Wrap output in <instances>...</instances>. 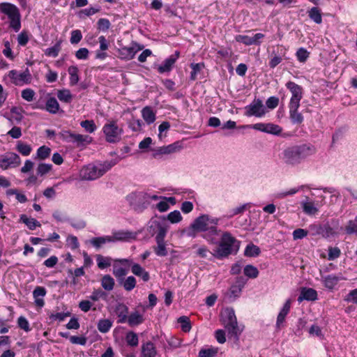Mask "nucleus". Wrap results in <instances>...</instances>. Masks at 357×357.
<instances>
[{
  "mask_svg": "<svg viewBox=\"0 0 357 357\" xmlns=\"http://www.w3.org/2000/svg\"><path fill=\"white\" fill-rule=\"evenodd\" d=\"M296 146L301 161L314 155L317 151L316 146L310 143L301 144Z\"/></svg>",
  "mask_w": 357,
  "mask_h": 357,
  "instance_id": "obj_14",
  "label": "nucleus"
},
{
  "mask_svg": "<svg viewBox=\"0 0 357 357\" xmlns=\"http://www.w3.org/2000/svg\"><path fill=\"white\" fill-rule=\"evenodd\" d=\"M266 130L265 132L278 135L282 132V128L279 126L278 125L273 124V123H266Z\"/></svg>",
  "mask_w": 357,
  "mask_h": 357,
  "instance_id": "obj_52",
  "label": "nucleus"
},
{
  "mask_svg": "<svg viewBox=\"0 0 357 357\" xmlns=\"http://www.w3.org/2000/svg\"><path fill=\"white\" fill-rule=\"evenodd\" d=\"M119 284H121L125 290L128 291H130L132 290L136 286V279L134 276H128L126 279L123 278L119 281Z\"/></svg>",
  "mask_w": 357,
  "mask_h": 357,
  "instance_id": "obj_32",
  "label": "nucleus"
},
{
  "mask_svg": "<svg viewBox=\"0 0 357 357\" xmlns=\"http://www.w3.org/2000/svg\"><path fill=\"white\" fill-rule=\"evenodd\" d=\"M178 322L181 324V327L183 331L188 332L191 329V324L190 319L186 316L180 317L178 319Z\"/></svg>",
  "mask_w": 357,
  "mask_h": 357,
  "instance_id": "obj_54",
  "label": "nucleus"
},
{
  "mask_svg": "<svg viewBox=\"0 0 357 357\" xmlns=\"http://www.w3.org/2000/svg\"><path fill=\"white\" fill-rule=\"evenodd\" d=\"M51 149L46 146H42L37 150V158L40 160H45L50 155Z\"/></svg>",
  "mask_w": 357,
  "mask_h": 357,
  "instance_id": "obj_53",
  "label": "nucleus"
},
{
  "mask_svg": "<svg viewBox=\"0 0 357 357\" xmlns=\"http://www.w3.org/2000/svg\"><path fill=\"white\" fill-rule=\"evenodd\" d=\"M59 135L63 141L75 144L77 147L84 146L91 144L92 141V138L89 135L73 133L70 130H62Z\"/></svg>",
  "mask_w": 357,
  "mask_h": 357,
  "instance_id": "obj_6",
  "label": "nucleus"
},
{
  "mask_svg": "<svg viewBox=\"0 0 357 357\" xmlns=\"http://www.w3.org/2000/svg\"><path fill=\"white\" fill-rule=\"evenodd\" d=\"M114 284V280L110 275H105L101 279V286L106 291H112Z\"/></svg>",
  "mask_w": 357,
  "mask_h": 357,
  "instance_id": "obj_33",
  "label": "nucleus"
},
{
  "mask_svg": "<svg viewBox=\"0 0 357 357\" xmlns=\"http://www.w3.org/2000/svg\"><path fill=\"white\" fill-rule=\"evenodd\" d=\"M107 294L101 289H94L89 298L93 301H98L100 298H105Z\"/></svg>",
  "mask_w": 357,
  "mask_h": 357,
  "instance_id": "obj_58",
  "label": "nucleus"
},
{
  "mask_svg": "<svg viewBox=\"0 0 357 357\" xmlns=\"http://www.w3.org/2000/svg\"><path fill=\"white\" fill-rule=\"evenodd\" d=\"M222 324L231 337L238 340L239 335L243 331V328L238 325L236 317L233 308L227 307L220 313Z\"/></svg>",
  "mask_w": 357,
  "mask_h": 357,
  "instance_id": "obj_2",
  "label": "nucleus"
},
{
  "mask_svg": "<svg viewBox=\"0 0 357 357\" xmlns=\"http://www.w3.org/2000/svg\"><path fill=\"white\" fill-rule=\"evenodd\" d=\"M21 163L20 156L14 153H10L8 155L0 159V167L2 169H7L10 166H19Z\"/></svg>",
  "mask_w": 357,
  "mask_h": 357,
  "instance_id": "obj_15",
  "label": "nucleus"
},
{
  "mask_svg": "<svg viewBox=\"0 0 357 357\" xmlns=\"http://www.w3.org/2000/svg\"><path fill=\"white\" fill-rule=\"evenodd\" d=\"M142 351L140 357H155L157 354L156 348L154 344L151 342H146L142 344Z\"/></svg>",
  "mask_w": 357,
  "mask_h": 357,
  "instance_id": "obj_22",
  "label": "nucleus"
},
{
  "mask_svg": "<svg viewBox=\"0 0 357 357\" xmlns=\"http://www.w3.org/2000/svg\"><path fill=\"white\" fill-rule=\"evenodd\" d=\"M126 341L128 346L135 347L139 344V338L137 333L133 331H129L126 333Z\"/></svg>",
  "mask_w": 357,
  "mask_h": 357,
  "instance_id": "obj_44",
  "label": "nucleus"
},
{
  "mask_svg": "<svg viewBox=\"0 0 357 357\" xmlns=\"http://www.w3.org/2000/svg\"><path fill=\"white\" fill-rule=\"evenodd\" d=\"M289 119L293 124H301L303 121V116L298 109L289 111Z\"/></svg>",
  "mask_w": 357,
  "mask_h": 357,
  "instance_id": "obj_49",
  "label": "nucleus"
},
{
  "mask_svg": "<svg viewBox=\"0 0 357 357\" xmlns=\"http://www.w3.org/2000/svg\"><path fill=\"white\" fill-rule=\"evenodd\" d=\"M52 167L51 164H39L37 168V174L42 176L47 174L51 170Z\"/></svg>",
  "mask_w": 357,
  "mask_h": 357,
  "instance_id": "obj_60",
  "label": "nucleus"
},
{
  "mask_svg": "<svg viewBox=\"0 0 357 357\" xmlns=\"http://www.w3.org/2000/svg\"><path fill=\"white\" fill-rule=\"evenodd\" d=\"M117 163V161L116 160H112L110 161H105L103 163H100L97 165L98 167V171L102 176L105 174L107 171H109L112 167H114Z\"/></svg>",
  "mask_w": 357,
  "mask_h": 357,
  "instance_id": "obj_48",
  "label": "nucleus"
},
{
  "mask_svg": "<svg viewBox=\"0 0 357 357\" xmlns=\"http://www.w3.org/2000/svg\"><path fill=\"white\" fill-rule=\"evenodd\" d=\"M61 40L57 41L54 46L45 50V54L46 56L56 57L61 49Z\"/></svg>",
  "mask_w": 357,
  "mask_h": 357,
  "instance_id": "obj_43",
  "label": "nucleus"
},
{
  "mask_svg": "<svg viewBox=\"0 0 357 357\" xmlns=\"http://www.w3.org/2000/svg\"><path fill=\"white\" fill-rule=\"evenodd\" d=\"M194 248H197L196 251L195 252V256L199 258L206 259L208 258L209 256L213 257V252H211L208 248L205 245L197 246L194 245Z\"/></svg>",
  "mask_w": 357,
  "mask_h": 357,
  "instance_id": "obj_36",
  "label": "nucleus"
},
{
  "mask_svg": "<svg viewBox=\"0 0 357 357\" xmlns=\"http://www.w3.org/2000/svg\"><path fill=\"white\" fill-rule=\"evenodd\" d=\"M117 263H119L117 261ZM128 273V271L118 265L116 264V261H115V264L113 266V274L118 279L119 281H120L125 275H126Z\"/></svg>",
  "mask_w": 357,
  "mask_h": 357,
  "instance_id": "obj_46",
  "label": "nucleus"
},
{
  "mask_svg": "<svg viewBox=\"0 0 357 357\" xmlns=\"http://www.w3.org/2000/svg\"><path fill=\"white\" fill-rule=\"evenodd\" d=\"M142 116L147 124H151L155 121V114L150 107L142 109Z\"/></svg>",
  "mask_w": 357,
  "mask_h": 357,
  "instance_id": "obj_29",
  "label": "nucleus"
},
{
  "mask_svg": "<svg viewBox=\"0 0 357 357\" xmlns=\"http://www.w3.org/2000/svg\"><path fill=\"white\" fill-rule=\"evenodd\" d=\"M110 238L113 240L112 243L116 241H128L131 239L135 238V234L133 232L129 231H117L110 236Z\"/></svg>",
  "mask_w": 357,
  "mask_h": 357,
  "instance_id": "obj_16",
  "label": "nucleus"
},
{
  "mask_svg": "<svg viewBox=\"0 0 357 357\" xmlns=\"http://www.w3.org/2000/svg\"><path fill=\"white\" fill-rule=\"evenodd\" d=\"M344 231L347 234L349 235H357V216L354 220H350L348 221L345 226Z\"/></svg>",
  "mask_w": 357,
  "mask_h": 357,
  "instance_id": "obj_45",
  "label": "nucleus"
},
{
  "mask_svg": "<svg viewBox=\"0 0 357 357\" xmlns=\"http://www.w3.org/2000/svg\"><path fill=\"white\" fill-rule=\"evenodd\" d=\"M283 160L289 165H298L301 163L298 152L296 146L288 147L283 151Z\"/></svg>",
  "mask_w": 357,
  "mask_h": 357,
  "instance_id": "obj_13",
  "label": "nucleus"
},
{
  "mask_svg": "<svg viewBox=\"0 0 357 357\" xmlns=\"http://www.w3.org/2000/svg\"><path fill=\"white\" fill-rule=\"evenodd\" d=\"M309 52L303 47L299 48L296 52V56L300 62H305L309 57Z\"/></svg>",
  "mask_w": 357,
  "mask_h": 357,
  "instance_id": "obj_63",
  "label": "nucleus"
},
{
  "mask_svg": "<svg viewBox=\"0 0 357 357\" xmlns=\"http://www.w3.org/2000/svg\"><path fill=\"white\" fill-rule=\"evenodd\" d=\"M153 251L158 257H165L167 255V250L165 241H156V245L153 247Z\"/></svg>",
  "mask_w": 357,
  "mask_h": 357,
  "instance_id": "obj_34",
  "label": "nucleus"
},
{
  "mask_svg": "<svg viewBox=\"0 0 357 357\" xmlns=\"http://www.w3.org/2000/svg\"><path fill=\"white\" fill-rule=\"evenodd\" d=\"M46 110L51 114H56L59 110V104L55 98H50L46 102Z\"/></svg>",
  "mask_w": 357,
  "mask_h": 357,
  "instance_id": "obj_35",
  "label": "nucleus"
},
{
  "mask_svg": "<svg viewBox=\"0 0 357 357\" xmlns=\"http://www.w3.org/2000/svg\"><path fill=\"white\" fill-rule=\"evenodd\" d=\"M97 25L99 30L106 31L109 29L111 23L109 20L106 18H100L98 20Z\"/></svg>",
  "mask_w": 357,
  "mask_h": 357,
  "instance_id": "obj_61",
  "label": "nucleus"
},
{
  "mask_svg": "<svg viewBox=\"0 0 357 357\" xmlns=\"http://www.w3.org/2000/svg\"><path fill=\"white\" fill-rule=\"evenodd\" d=\"M68 73L70 75V84L72 86L77 84L79 82V77L78 75V68L75 66H70L68 68Z\"/></svg>",
  "mask_w": 357,
  "mask_h": 357,
  "instance_id": "obj_37",
  "label": "nucleus"
},
{
  "mask_svg": "<svg viewBox=\"0 0 357 357\" xmlns=\"http://www.w3.org/2000/svg\"><path fill=\"white\" fill-rule=\"evenodd\" d=\"M243 273L245 276L252 279L257 278L259 273L257 268L251 264L246 265L244 267Z\"/></svg>",
  "mask_w": 357,
  "mask_h": 357,
  "instance_id": "obj_42",
  "label": "nucleus"
},
{
  "mask_svg": "<svg viewBox=\"0 0 357 357\" xmlns=\"http://www.w3.org/2000/svg\"><path fill=\"white\" fill-rule=\"evenodd\" d=\"M131 197H134L139 200L143 199L145 200L146 202H149V199L158 200L160 198H162V197H159L156 195H150L143 192L134 193L131 195Z\"/></svg>",
  "mask_w": 357,
  "mask_h": 357,
  "instance_id": "obj_50",
  "label": "nucleus"
},
{
  "mask_svg": "<svg viewBox=\"0 0 357 357\" xmlns=\"http://www.w3.org/2000/svg\"><path fill=\"white\" fill-rule=\"evenodd\" d=\"M47 291L45 287L38 286L33 291L35 304L39 307H43L45 305L43 297L46 295Z\"/></svg>",
  "mask_w": 357,
  "mask_h": 357,
  "instance_id": "obj_20",
  "label": "nucleus"
},
{
  "mask_svg": "<svg viewBox=\"0 0 357 357\" xmlns=\"http://www.w3.org/2000/svg\"><path fill=\"white\" fill-rule=\"evenodd\" d=\"M150 232L155 234V241H165L167 232V227L159 220H155L150 222Z\"/></svg>",
  "mask_w": 357,
  "mask_h": 357,
  "instance_id": "obj_10",
  "label": "nucleus"
},
{
  "mask_svg": "<svg viewBox=\"0 0 357 357\" xmlns=\"http://www.w3.org/2000/svg\"><path fill=\"white\" fill-rule=\"evenodd\" d=\"M115 312L119 317V323H124L128 319V307L123 303H119L115 308Z\"/></svg>",
  "mask_w": 357,
  "mask_h": 357,
  "instance_id": "obj_24",
  "label": "nucleus"
},
{
  "mask_svg": "<svg viewBox=\"0 0 357 357\" xmlns=\"http://www.w3.org/2000/svg\"><path fill=\"white\" fill-rule=\"evenodd\" d=\"M190 67L192 68V71L190 73V79L195 80L197 79V75L200 71L204 68V64L203 63H192L190 64Z\"/></svg>",
  "mask_w": 357,
  "mask_h": 357,
  "instance_id": "obj_51",
  "label": "nucleus"
},
{
  "mask_svg": "<svg viewBox=\"0 0 357 357\" xmlns=\"http://www.w3.org/2000/svg\"><path fill=\"white\" fill-rule=\"evenodd\" d=\"M167 219L172 224L178 223L182 220V216L179 211L175 210L169 213Z\"/></svg>",
  "mask_w": 357,
  "mask_h": 357,
  "instance_id": "obj_56",
  "label": "nucleus"
},
{
  "mask_svg": "<svg viewBox=\"0 0 357 357\" xmlns=\"http://www.w3.org/2000/svg\"><path fill=\"white\" fill-rule=\"evenodd\" d=\"M317 299V292L316 290L312 288L303 287L298 298V301L301 303L304 300L314 301Z\"/></svg>",
  "mask_w": 357,
  "mask_h": 357,
  "instance_id": "obj_18",
  "label": "nucleus"
},
{
  "mask_svg": "<svg viewBox=\"0 0 357 357\" xmlns=\"http://www.w3.org/2000/svg\"><path fill=\"white\" fill-rule=\"evenodd\" d=\"M20 222L25 224L26 227L31 230H33L36 227H40L41 226L40 222H38L37 220L33 218H28L24 214L20 215Z\"/></svg>",
  "mask_w": 357,
  "mask_h": 357,
  "instance_id": "obj_26",
  "label": "nucleus"
},
{
  "mask_svg": "<svg viewBox=\"0 0 357 357\" xmlns=\"http://www.w3.org/2000/svg\"><path fill=\"white\" fill-rule=\"evenodd\" d=\"M8 76L12 82L16 86H22L24 84L31 82V75L28 68L22 73H18L15 70H12L8 73Z\"/></svg>",
  "mask_w": 357,
  "mask_h": 357,
  "instance_id": "obj_9",
  "label": "nucleus"
},
{
  "mask_svg": "<svg viewBox=\"0 0 357 357\" xmlns=\"http://www.w3.org/2000/svg\"><path fill=\"white\" fill-rule=\"evenodd\" d=\"M261 251L258 246L253 243L248 244L244 251V255L246 257H254L259 255Z\"/></svg>",
  "mask_w": 357,
  "mask_h": 357,
  "instance_id": "obj_38",
  "label": "nucleus"
},
{
  "mask_svg": "<svg viewBox=\"0 0 357 357\" xmlns=\"http://www.w3.org/2000/svg\"><path fill=\"white\" fill-rule=\"evenodd\" d=\"M142 125H143V123L141 120L135 119H132V120H130L128 123L129 128L132 130L135 131V132L141 130Z\"/></svg>",
  "mask_w": 357,
  "mask_h": 357,
  "instance_id": "obj_64",
  "label": "nucleus"
},
{
  "mask_svg": "<svg viewBox=\"0 0 357 357\" xmlns=\"http://www.w3.org/2000/svg\"><path fill=\"white\" fill-rule=\"evenodd\" d=\"M0 12L8 18L9 28L16 33L18 32L22 27L19 8L11 3L3 2L0 3Z\"/></svg>",
  "mask_w": 357,
  "mask_h": 357,
  "instance_id": "obj_3",
  "label": "nucleus"
},
{
  "mask_svg": "<svg viewBox=\"0 0 357 357\" xmlns=\"http://www.w3.org/2000/svg\"><path fill=\"white\" fill-rule=\"evenodd\" d=\"M97 266L100 269H105L109 267L113 261L110 257H104L101 255H96Z\"/></svg>",
  "mask_w": 357,
  "mask_h": 357,
  "instance_id": "obj_31",
  "label": "nucleus"
},
{
  "mask_svg": "<svg viewBox=\"0 0 357 357\" xmlns=\"http://www.w3.org/2000/svg\"><path fill=\"white\" fill-rule=\"evenodd\" d=\"M100 43V50L96 52V59L104 60L107 57V54L105 52L109 47V43L104 36H100L98 38Z\"/></svg>",
  "mask_w": 357,
  "mask_h": 357,
  "instance_id": "obj_21",
  "label": "nucleus"
},
{
  "mask_svg": "<svg viewBox=\"0 0 357 357\" xmlns=\"http://www.w3.org/2000/svg\"><path fill=\"white\" fill-rule=\"evenodd\" d=\"M112 326V321L108 319H100L98 322V329L100 333H107Z\"/></svg>",
  "mask_w": 357,
  "mask_h": 357,
  "instance_id": "obj_39",
  "label": "nucleus"
},
{
  "mask_svg": "<svg viewBox=\"0 0 357 357\" xmlns=\"http://www.w3.org/2000/svg\"><path fill=\"white\" fill-rule=\"evenodd\" d=\"M143 48V45L132 43L130 47H123L118 50L119 58L123 60H130L135 57L138 51L142 50Z\"/></svg>",
  "mask_w": 357,
  "mask_h": 357,
  "instance_id": "obj_11",
  "label": "nucleus"
},
{
  "mask_svg": "<svg viewBox=\"0 0 357 357\" xmlns=\"http://www.w3.org/2000/svg\"><path fill=\"white\" fill-rule=\"evenodd\" d=\"M301 205L303 212L308 215H314L318 212V208L312 202H303Z\"/></svg>",
  "mask_w": 357,
  "mask_h": 357,
  "instance_id": "obj_30",
  "label": "nucleus"
},
{
  "mask_svg": "<svg viewBox=\"0 0 357 357\" xmlns=\"http://www.w3.org/2000/svg\"><path fill=\"white\" fill-rule=\"evenodd\" d=\"M57 97L60 101L66 103H70L73 100V95L68 89L59 90Z\"/></svg>",
  "mask_w": 357,
  "mask_h": 357,
  "instance_id": "obj_40",
  "label": "nucleus"
},
{
  "mask_svg": "<svg viewBox=\"0 0 357 357\" xmlns=\"http://www.w3.org/2000/svg\"><path fill=\"white\" fill-rule=\"evenodd\" d=\"M182 149L179 142H174L166 146H162L160 149L159 153L161 154H169L177 152Z\"/></svg>",
  "mask_w": 357,
  "mask_h": 357,
  "instance_id": "obj_27",
  "label": "nucleus"
},
{
  "mask_svg": "<svg viewBox=\"0 0 357 357\" xmlns=\"http://www.w3.org/2000/svg\"><path fill=\"white\" fill-rule=\"evenodd\" d=\"M266 112V109L260 99H255L245 107V115L247 116L262 117Z\"/></svg>",
  "mask_w": 357,
  "mask_h": 357,
  "instance_id": "obj_8",
  "label": "nucleus"
},
{
  "mask_svg": "<svg viewBox=\"0 0 357 357\" xmlns=\"http://www.w3.org/2000/svg\"><path fill=\"white\" fill-rule=\"evenodd\" d=\"M114 261L119 262L121 265L131 266V271L134 275L141 278L144 282H148L149 280L150 275L149 272L139 264H132V261L128 259H119Z\"/></svg>",
  "mask_w": 357,
  "mask_h": 357,
  "instance_id": "obj_7",
  "label": "nucleus"
},
{
  "mask_svg": "<svg viewBox=\"0 0 357 357\" xmlns=\"http://www.w3.org/2000/svg\"><path fill=\"white\" fill-rule=\"evenodd\" d=\"M112 241L110 236H104L92 238L89 242L96 249L98 250L105 243H112Z\"/></svg>",
  "mask_w": 357,
  "mask_h": 357,
  "instance_id": "obj_25",
  "label": "nucleus"
},
{
  "mask_svg": "<svg viewBox=\"0 0 357 357\" xmlns=\"http://www.w3.org/2000/svg\"><path fill=\"white\" fill-rule=\"evenodd\" d=\"M97 165L89 164L84 167L80 171V176L83 180H95L100 176Z\"/></svg>",
  "mask_w": 357,
  "mask_h": 357,
  "instance_id": "obj_12",
  "label": "nucleus"
},
{
  "mask_svg": "<svg viewBox=\"0 0 357 357\" xmlns=\"http://www.w3.org/2000/svg\"><path fill=\"white\" fill-rule=\"evenodd\" d=\"M343 279L342 276L331 274L322 276L321 281L326 289L333 290L338 282Z\"/></svg>",
  "mask_w": 357,
  "mask_h": 357,
  "instance_id": "obj_17",
  "label": "nucleus"
},
{
  "mask_svg": "<svg viewBox=\"0 0 357 357\" xmlns=\"http://www.w3.org/2000/svg\"><path fill=\"white\" fill-rule=\"evenodd\" d=\"M238 248L239 241L233 237L230 233L225 232L218 246L213 251V257L217 259L227 257L234 252L236 253Z\"/></svg>",
  "mask_w": 357,
  "mask_h": 357,
  "instance_id": "obj_1",
  "label": "nucleus"
},
{
  "mask_svg": "<svg viewBox=\"0 0 357 357\" xmlns=\"http://www.w3.org/2000/svg\"><path fill=\"white\" fill-rule=\"evenodd\" d=\"M219 220L216 218H212L208 215H202L193 221V227L196 228L199 232H210L211 234H218L216 225Z\"/></svg>",
  "mask_w": 357,
  "mask_h": 357,
  "instance_id": "obj_4",
  "label": "nucleus"
},
{
  "mask_svg": "<svg viewBox=\"0 0 357 357\" xmlns=\"http://www.w3.org/2000/svg\"><path fill=\"white\" fill-rule=\"evenodd\" d=\"M80 126L84 130L90 133L93 132L96 129V126L92 120H85L80 123Z\"/></svg>",
  "mask_w": 357,
  "mask_h": 357,
  "instance_id": "obj_57",
  "label": "nucleus"
},
{
  "mask_svg": "<svg viewBox=\"0 0 357 357\" xmlns=\"http://www.w3.org/2000/svg\"><path fill=\"white\" fill-rule=\"evenodd\" d=\"M341 251L337 247H331L328 248V259L335 260L340 256Z\"/></svg>",
  "mask_w": 357,
  "mask_h": 357,
  "instance_id": "obj_59",
  "label": "nucleus"
},
{
  "mask_svg": "<svg viewBox=\"0 0 357 357\" xmlns=\"http://www.w3.org/2000/svg\"><path fill=\"white\" fill-rule=\"evenodd\" d=\"M309 17L317 24L322 22V17L320 10L317 7H312L308 11Z\"/></svg>",
  "mask_w": 357,
  "mask_h": 357,
  "instance_id": "obj_41",
  "label": "nucleus"
},
{
  "mask_svg": "<svg viewBox=\"0 0 357 357\" xmlns=\"http://www.w3.org/2000/svg\"><path fill=\"white\" fill-rule=\"evenodd\" d=\"M126 321L130 326L133 327L142 324L144 321V318L138 311H135L130 314Z\"/></svg>",
  "mask_w": 357,
  "mask_h": 357,
  "instance_id": "obj_23",
  "label": "nucleus"
},
{
  "mask_svg": "<svg viewBox=\"0 0 357 357\" xmlns=\"http://www.w3.org/2000/svg\"><path fill=\"white\" fill-rule=\"evenodd\" d=\"M272 58L269 61V66L271 68H275L278 64L282 61V58L280 55L275 53L274 51L271 54Z\"/></svg>",
  "mask_w": 357,
  "mask_h": 357,
  "instance_id": "obj_62",
  "label": "nucleus"
},
{
  "mask_svg": "<svg viewBox=\"0 0 357 357\" xmlns=\"http://www.w3.org/2000/svg\"><path fill=\"white\" fill-rule=\"evenodd\" d=\"M286 87L291 93L290 99L301 100L303 98V88L300 85L289 81L287 82Z\"/></svg>",
  "mask_w": 357,
  "mask_h": 357,
  "instance_id": "obj_19",
  "label": "nucleus"
},
{
  "mask_svg": "<svg viewBox=\"0 0 357 357\" xmlns=\"http://www.w3.org/2000/svg\"><path fill=\"white\" fill-rule=\"evenodd\" d=\"M16 149L22 155L27 156L31 153L32 148L31 147L30 145H29L22 141H18L17 144Z\"/></svg>",
  "mask_w": 357,
  "mask_h": 357,
  "instance_id": "obj_47",
  "label": "nucleus"
},
{
  "mask_svg": "<svg viewBox=\"0 0 357 357\" xmlns=\"http://www.w3.org/2000/svg\"><path fill=\"white\" fill-rule=\"evenodd\" d=\"M102 132L107 142L117 143L121 141L123 130L116 121H108L102 127Z\"/></svg>",
  "mask_w": 357,
  "mask_h": 357,
  "instance_id": "obj_5",
  "label": "nucleus"
},
{
  "mask_svg": "<svg viewBox=\"0 0 357 357\" xmlns=\"http://www.w3.org/2000/svg\"><path fill=\"white\" fill-rule=\"evenodd\" d=\"M175 63V59L167 58L163 63L158 67V71L162 74L165 73H169L172 70L173 66Z\"/></svg>",
  "mask_w": 357,
  "mask_h": 357,
  "instance_id": "obj_28",
  "label": "nucleus"
},
{
  "mask_svg": "<svg viewBox=\"0 0 357 357\" xmlns=\"http://www.w3.org/2000/svg\"><path fill=\"white\" fill-rule=\"evenodd\" d=\"M218 354V349L208 348L202 349L199 352V357H215Z\"/></svg>",
  "mask_w": 357,
  "mask_h": 357,
  "instance_id": "obj_55",
  "label": "nucleus"
}]
</instances>
